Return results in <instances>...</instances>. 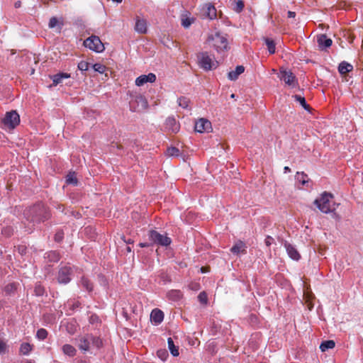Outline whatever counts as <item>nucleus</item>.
Returning <instances> with one entry per match:
<instances>
[{
  "label": "nucleus",
  "mask_w": 363,
  "mask_h": 363,
  "mask_svg": "<svg viewBox=\"0 0 363 363\" xmlns=\"http://www.w3.org/2000/svg\"><path fill=\"white\" fill-rule=\"evenodd\" d=\"M207 42L218 53L225 52L230 48L227 35L219 32L210 35Z\"/></svg>",
  "instance_id": "f257e3e1"
},
{
  "label": "nucleus",
  "mask_w": 363,
  "mask_h": 363,
  "mask_svg": "<svg viewBox=\"0 0 363 363\" xmlns=\"http://www.w3.org/2000/svg\"><path fill=\"white\" fill-rule=\"evenodd\" d=\"M77 345L83 352L89 350L91 347L99 348L102 345L101 340L91 335H84L76 339Z\"/></svg>",
  "instance_id": "f03ea898"
},
{
  "label": "nucleus",
  "mask_w": 363,
  "mask_h": 363,
  "mask_svg": "<svg viewBox=\"0 0 363 363\" xmlns=\"http://www.w3.org/2000/svg\"><path fill=\"white\" fill-rule=\"evenodd\" d=\"M333 195L327 192H324L321 194L320 199H317L314 201V204L318 208V209L324 213H328L332 212L334 208V202L333 201Z\"/></svg>",
  "instance_id": "7ed1b4c3"
},
{
  "label": "nucleus",
  "mask_w": 363,
  "mask_h": 363,
  "mask_svg": "<svg viewBox=\"0 0 363 363\" xmlns=\"http://www.w3.org/2000/svg\"><path fill=\"white\" fill-rule=\"evenodd\" d=\"M198 62L200 67L206 71L216 68L218 62L214 60L207 52H201L198 55Z\"/></svg>",
  "instance_id": "20e7f679"
},
{
  "label": "nucleus",
  "mask_w": 363,
  "mask_h": 363,
  "mask_svg": "<svg viewBox=\"0 0 363 363\" xmlns=\"http://www.w3.org/2000/svg\"><path fill=\"white\" fill-rule=\"evenodd\" d=\"M279 77L291 88H294L298 86L297 79L291 70L281 67L279 70Z\"/></svg>",
  "instance_id": "39448f33"
},
{
  "label": "nucleus",
  "mask_w": 363,
  "mask_h": 363,
  "mask_svg": "<svg viewBox=\"0 0 363 363\" xmlns=\"http://www.w3.org/2000/svg\"><path fill=\"white\" fill-rule=\"evenodd\" d=\"M84 45L96 52H102L105 48L100 38L96 35H91L84 41Z\"/></svg>",
  "instance_id": "423d86ee"
},
{
  "label": "nucleus",
  "mask_w": 363,
  "mask_h": 363,
  "mask_svg": "<svg viewBox=\"0 0 363 363\" xmlns=\"http://www.w3.org/2000/svg\"><path fill=\"white\" fill-rule=\"evenodd\" d=\"M150 240L155 244L162 246H168L171 243V239L166 235L159 233L155 230H150L149 233Z\"/></svg>",
  "instance_id": "0eeeda50"
},
{
  "label": "nucleus",
  "mask_w": 363,
  "mask_h": 363,
  "mask_svg": "<svg viewBox=\"0 0 363 363\" xmlns=\"http://www.w3.org/2000/svg\"><path fill=\"white\" fill-rule=\"evenodd\" d=\"M74 268L70 266L62 267L58 272L57 281L60 284H67L71 280Z\"/></svg>",
  "instance_id": "6e6552de"
},
{
  "label": "nucleus",
  "mask_w": 363,
  "mask_h": 363,
  "mask_svg": "<svg viewBox=\"0 0 363 363\" xmlns=\"http://www.w3.org/2000/svg\"><path fill=\"white\" fill-rule=\"evenodd\" d=\"M3 122L5 126L13 129L20 123V116L16 111H11L6 113Z\"/></svg>",
  "instance_id": "1a4fd4ad"
},
{
  "label": "nucleus",
  "mask_w": 363,
  "mask_h": 363,
  "mask_svg": "<svg viewBox=\"0 0 363 363\" xmlns=\"http://www.w3.org/2000/svg\"><path fill=\"white\" fill-rule=\"evenodd\" d=\"M195 130L199 133L209 132L212 127L211 123L205 118H200L195 123Z\"/></svg>",
  "instance_id": "9d476101"
},
{
  "label": "nucleus",
  "mask_w": 363,
  "mask_h": 363,
  "mask_svg": "<svg viewBox=\"0 0 363 363\" xmlns=\"http://www.w3.org/2000/svg\"><path fill=\"white\" fill-rule=\"evenodd\" d=\"M133 101H131L133 103ZM134 102L137 104L134 108V111H140L147 108L148 103L145 96L141 94H138L134 97Z\"/></svg>",
  "instance_id": "9b49d317"
},
{
  "label": "nucleus",
  "mask_w": 363,
  "mask_h": 363,
  "mask_svg": "<svg viewBox=\"0 0 363 363\" xmlns=\"http://www.w3.org/2000/svg\"><path fill=\"white\" fill-rule=\"evenodd\" d=\"M156 80V75L153 73H149L148 74H142L136 78L135 85L138 86H143L145 84L150 82L153 83Z\"/></svg>",
  "instance_id": "f8f14e48"
},
{
  "label": "nucleus",
  "mask_w": 363,
  "mask_h": 363,
  "mask_svg": "<svg viewBox=\"0 0 363 363\" xmlns=\"http://www.w3.org/2000/svg\"><path fill=\"white\" fill-rule=\"evenodd\" d=\"M195 21V18L191 16V14L188 11H184L181 14V24L185 28H188L190 26L194 23Z\"/></svg>",
  "instance_id": "ddd939ff"
},
{
  "label": "nucleus",
  "mask_w": 363,
  "mask_h": 363,
  "mask_svg": "<svg viewBox=\"0 0 363 363\" xmlns=\"http://www.w3.org/2000/svg\"><path fill=\"white\" fill-rule=\"evenodd\" d=\"M203 15L211 20L214 19L216 17V9L212 4H206L203 6Z\"/></svg>",
  "instance_id": "4468645a"
},
{
  "label": "nucleus",
  "mask_w": 363,
  "mask_h": 363,
  "mask_svg": "<svg viewBox=\"0 0 363 363\" xmlns=\"http://www.w3.org/2000/svg\"><path fill=\"white\" fill-rule=\"evenodd\" d=\"M317 43L319 48L324 50L331 46L332 40L325 35H320L317 37Z\"/></svg>",
  "instance_id": "2eb2a0df"
},
{
  "label": "nucleus",
  "mask_w": 363,
  "mask_h": 363,
  "mask_svg": "<svg viewBox=\"0 0 363 363\" xmlns=\"http://www.w3.org/2000/svg\"><path fill=\"white\" fill-rule=\"evenodd\" d=\"M165 128L172 133H177L179 130V125L173 117H169L165 121Z\"/></svg>",
  "instance_id": "dca6fc26"
},
{
  "label": "nucleus",
  "mask_w": 363,
  "mask_h": 363,
  "mask_svg": "<svg viewBox=\"0 0 363 363\" xmlns=\"http://www.w3.org/2000/svg\"><path fill=\"white\" fill-rule=\"evenodd\" d=\"M150 319L155 325H158L162 322L164 319V313L160 309H153L150 314Z\"/></svg>",
  "instance_id": "f3484780"
},
{
  "label": "nucleus",
  "mask_w": 363,
  "mask_h": 363,
  "mask_svg": "<svg viewBox=\"0 0 363 363\" xmlns=\"http://www.w3.org/2000/svg\"><path fill=\"white\" fill-rule=\"evenodd\" d=\"M230 251L232 253L237 255L240 253L245 254L246 253V245L242 241L238 240L231 247Z\"/></svg>",
  "instance_id": "a211bd4d"
},
{
  "label": "nucleus",
  "mask_w": 363,
  "mask_h": 363,
  "mask_svg": "<svg viewBox=\"0 0 363 363\" xmlns=\"http://www.w3.org/2000/svg\"><path fill=\"white\" fill-rule=\"evenodd\" d=\"M244 71L245 67L242 65H238L235 67V70L228 72V78L230 81H235Z\"/></svg>",
  "instance_id": "6ab92c4d"
},
{
  "label": "nucleus",
  "mask_w": 363,
  "mask_h": 363,
  "mask_svg": "<svg viewBox=\"0 0 363 363\" xmlns=\"http://www.w3.org/2000/svg\"><path fill=\"white\" fill-rule=\"evenodd\" d=\"M284 247L286 248V250L289 255V256L294 259V260H298L300 258V255L296 250V249L292 246L291 244L288 242L284 243Z\"/></svg>",
  "instance_id": "aec40b11"
},
{
  "label": "nucleus",
  "mask_w": 363,
  "mask_h": 363,
  "mask_svg": "<svg viewBox=\"0 0 363 363\" xmlns=\"http://www.w3.org/2000/svg\"><path fill=\"white\" fill-rule=\"evenodd\" d=\"M135 30L139 33H146L147 32V22L144 19L137 18L135 26Z\"/></svg>",
  "instance_id": "412c9836"
},
{
  "label": "nucleus",
  "mask_w": 363,
  "mask_h": 363,
  "mask_svg": "<svg viewBox=\"0 0 363 363\" xmlns=\"http://www.w3.org/2000/svg\"><path fill=\"white\" fill-rule=\"evenodd\" d=\"M70 77V74L67 73H58L51 77L54 86L61 83L63 79H68Z\"/></svg>",
  "instance_id": "4be33fe9"
},
{
  "label": "nucleus",
  "mask_w": 363,
  "mask_h": 363,
  "mask_svg": "<svg viewBox=\"0 0 363 363\" xmlns=\"http://www.w3.org/2000/svg\"><path fill=\"white\" fill-rule=\"evenodd\" d=\"M353 69V66L346 62H342L338 67V71L341 74H345Z\"/></svg>",
  "instance_id": "5701e85b"
},
{
  "label": "nucleus",
  "mask_w": 363,
  "mask_h": 363,
  "mask_svg": "<svg viewBox=\"0 0 363 363\" xmlns=\"http://www.w3.org/2000/svg\"><path fill=\"white\" fill-rule=\"evenodd\" d=\"M62 26H63L62 20L60 21L56 17H52L50 19V21L48 23V26L50 28H57V30L59 31L61 30Z\"/></svg>",
  "instance_id": "b1692460"
},
{
  "label": "nucleus",
  "mask_w": 363,
  "mask_h": 363,
  "mask_svg": "<svg viewBox=\"0 0 363 363\" xmlns=\"http://www.w3.org/2000/svg\"><path fill=\"white\" fill-rule=\"evenodd\" d=\"M62 350L65 354L69 357H74L77 353L76 349L72 345L69 344L64 345Z\"/></svg>",
  "instance_id": "393cba45"
},
{
  "label": "nucleus",
  "mask_w": 363,
  "mask_h": 363,
  "mask_svg": "<svg viewBox=\"0 0 363 363\" xmlns=\"http://www.w3.org/2000/svg\"><path fill=\"white\" fill-rule=\"evenodd\" d=\"M335 345L333 340H326L323 342L320 345V349L322 352H325L329 349H333Z\"/></svg>",
  "instance_id": "a878e982"
},
{
  "label": "nucleus",
  "mask_w": 363,
  "mask_h": 363,
  "mask_svg": "<svg viewBox=\"0 0 363 363\" xmlns=\"http://www.w3.org/2000/svg\"><path fill=\"white\" fill-rule=\"evenodd\" d=\"M80 284L88 291H91L93 290V284L86 277H82L80 280Z\"/></svg>",
  "instance_id": "bb28decb"
},
{
  "label": "nucleus",
  "mask_w": 363,
  "mask_h": 363,
  "mask_svg": "<svg viewBox=\"0 0 363 363\" xmlns=\"http://www.w3.org/2000/svg\"><path fill=\"white\" fill-rule=\"evenodd\" d=\"M167 342H168V347L171 352V354L174 357H177L179 354V350H178V348L174 345V341L172 340V339L171 337L168 338Z\"/></svg>",
  "instance_id": "cd10ccee"
},
{
  "label": "nucleus",
  "mask_w": 363,
  "mask_h": 363,
  "mask_svg": "<svg viewBox=\"0 0 363 363\" xmlns=\"http://www.w3.org/2000/svg\"><path fill=\"white\" fill-rule=\"evenodd\" d=\"M265 43L267 46V49L270 54H274L275 52V43L273 40L269 38H264Z\"/></svg>",
  "instance_id": "c85d7f7f"
},
{
  "label": "nucleus",
  "mask_w": 363,
  "mask_h": 363,
  "mask_svg": "<svg viewBox=\"0 0 363 363\" xmlns=\"http://www.w3.org/2000/svg\"><path fill=\"white\" fill-rule=\"evenodd\" d=\"M32 350V345L29 343L24 342L21 344L20 347V352L24 355H27Z\"/></svg>",
  "instance_id": "c756f323"
},
{
  "label": "nucleus",
  "mask_w": 363,
  "mask_h": 363,
  "mask_svg": "<svg viewBox=\"0 0 363 363\" xmlns=\"http://www.w3.org/2000/svg\"><path fill=\"white\" fill-rule=\"evenodd\" d=\"M46 255H47L46 258H48V260L50 262H55L59 261V259H60V255L55 251H50V252L46 253Z\"/></svg>",
  "instance_id": "7c9ffc66"
},
{
  "label": "nucleus",
  "mask_w": 363,
  "mask_h": 363,
  "mask_svg": "<svg viewBox=\"0 0 363 363\" xmlns=\"http://www.w3.org/2000/svg\"><path fill=\"white\" fill-rule=\"evenodd\" d=\"M296 179L301 183L303 185L306 184L308 182V176L305 174L303 172H297L296 176Z\"/></svg>",
  "instance_id": "2f4dec72"
},
{
  "label": "nucleus",
  "mask_w": 363,
  "mask_h": 363,
  "mask_svg": "<svg viewBox=\"0 0 363 363\" xmlns=\"http://www.w3.org/2000/svg\"><path fill=\"white\" fill-rule=\"evenodd\" d=\"M294 97L295 98V100L296 101L300 103V104L303 106V108H305L306 110L309 109V106L306 104V99L304 97H302L301 96H299V95H295Z\"/></svg>",
  "instance_id": "473e14b6"
},
{
  "label": "nucleus",
  "mask_w": 363,
  "mask_h": 363,
  "mask_svg": "<svg viewBox=\"0 0 363 363\" xmlns=\"http://www.w3.org/2000/svg\"><path fill=\"white\" fill-rule=\"evenodd\" d=\"M47 336H48V332L45 329L40 328V329L38 330V331L36 333V337L38 339H39L40 340H43L47 337Z\"/></svg>",
  "instance_id": "72a5a7b5"
},
{
  "label": "nucleus",
  "mask_w": 363,
  "mask_h": 363,
  "mask_svg": "<svg viewBox=\"0 0 363 363\" xmlns=\"http://www.w3.org/2000/svg\"><path fill=\"white\" fill-rule=\"evenodd\" d=\"M189 100L186 97H180L178 99V104L183 108H187L189 106Z\"/></svg>",
  "instance_id": "f704fd0d"
},
{
  "label": "nucleus",
  "mask_w": 363,
  "mask_h": 363,
  "mask_svg": "<svg viewBox=\"0 0 363 363\" xmlns=\"http://www.w3.org/2000/svg\"><path fill=\"white\" fill-rule=\"evenodd\" d=\"M66 182L67 184H77V179L74 173H69L66 177Z\"/></svg>",
  "instance_id": "c9c22d12"
},
{
  "label": "nucleus",
  "mask_w": 363,
  "mask_h": 363,
  "mask_svg": "<svg viewBox=\"0 0 363 363\" xmlns=\"http://www.w3.org/2000/svg\"><path fill=\"white\" fill-rule=\"evenodd\" d=\"M93 69H94V71L102 74L106 71V68L102 64L96 63V64L93 65Z\"/></svg>",
  "instance_id": "e433bc0d"
},
{
  "label": "nucleus",
  "mask_w": 363,
  "mask_h": 363,
  "mask_svg": "<svg viewBox=\"0 0 363 363\" xmlns=\"http://www.w3.org/2000/svg\"><path fill=\"white\" fill-rule=\"evenodd\" d=\"M179 150L177 147H171L167 149V154L169 156H178L179 155Z\"/></svg>",
  "instance_id": "4c0bfd02"
},
{
  "label": "nucleus",
  "mask_w": 363,
  "mask_h": 363,
  "mask_svg": "<svg viewBox=\"0 0 363 363\" xmlns=\"http://www.w3.org/2000/svg\"><path fill=\"white\" fill-rule=\"evenodd\" d=\"M78 69L81 71H86L89 69V63L85 61H81L78 64Z\"/></svg>",
  "instance_id": "58836bf2"
},
{
  "label": "nucleus",
  "mask_w": 363,
  "mask_h": 363,
  "mask_svg": "<svg viewBox=\"0 0 363 363\" xmlns=\"http://www.w3.org/2000/svg\"><path fill=\"white\" fill-rule=\"evenodd\" d=\"M168 296L170 298H172L173 299L176 300L180 298L181 294L179 291H172L168 293Z\"/></svg>",
  "instance_id": "ea45409f"
},
{
  "label": "nucleus",
  "mask_w": 363,
  "mask_h": 363,
  "mask_svg": "<svg viewBox=\"0 0 363 363\" xmlns=\"http://www.w3.org/2000/svg\"><path fill=\"white\" fill-rule=\"evenodd\" d=\"M198 298L202 303H206L207 302V295L205 292H201L198 296Z\"/></svg>",
  "instance_id": "a19ab883"
},
{
  "label": "nucleus",
  "mask_w": 363,
  "mask_h": 363,
  "mask_svg": "<svg viewBox=\"0 0 363 363\" xmlns=\"http://www.w3.org/2000/svg\"><path fill=\"white\" fill-rule=\"evenodd\" d=\"M35 293L37 296H42L44 293V289L40 285H38L35 288Z\"/></svg>",
  "instance_id": "79ce46f5"
},
{
  "label": "nucleus",
  "mask_w": 363,
  "mask_h": 363,
  "mask_svg": "<svg viewBox=\"0 0 363 363\" xmlns=\"http://www.w3.org/2000/svg\"><path fill=\"white\" fill-rule=\"evenodd\" d=\"M244 8V4L242 1H238L237 3H236V8H235V10L238 11V12H240Z\"/></svg>",
  "instance_id": "37998d69"
},
{
  "label": "nucleus",
  "mask_w": 363,
  "mask_h": 363,
  "mask_svg": "<svg viewBox=\"0 0 363 363\" xmlns=\"http://www.w3.org/2000/svg\"><path fill=\"white\" fill-rule=\"evenodd\" d=\"M157 355L163 361H164L167 357V352L161 350L157 352Z\"/></svg>",
  "instance_id": "c03bdc74"
},
{
  "label": "nucleus",
  "mask_w": 363,
  "mask_h": 363,
  "mask_svg": "<svg viewBox=\"0 0 363 363\" xmlns=\"http://www.w3.org/2000/svg\"><path fill=\"white\" fill-rule=\"evenodd\" d=\"M7 345L5 342L0 340V353H4L6 350Z\"/></svg>",
  "instance_id": "a18cd8bd"
},
{
  "label": "nucleus",
  "mask_w": 363,
  "mask_h": 363,
  "mask_svg": "<svg viewBox=\"0 0 363 363\" xmlns=\"http://www.w3.org/2000/svg\"><path fill=\"white\" fill-rule=\"evenodd\" d=\"M274 241V239L273 238H272L271 236H267V238H265V240H264V243L265 245L267 246V247H269L272 242Z\"/></svg>",
  "instance_id": "49530a36"
},
{
  "label": "nucleus",
  "mask_w": 363,
  "mask_h": 363,
  "mask_svg": "<svg viewBox=\"0 0 363 363\" xmlns=\"http://www.w3.org/2000/svg\"><path fill=\"white\" fill-rule=\"evenodd\" d=\"M63 238V233L62 232H57L55 235V240L57 242H60Z\"/></svg>",
  "instance_id": "de8ad7c7"
},
{
  "label": "nucleus",
  "mask_w": 363,
  "mask_h": 363,
  "mask_svg": "<svg viewBox=\"0 0 363 363\" xmlns=\"http://www.w3.org/2000/svg\"><path fill=\"white\" fill-rule=\"evenodd\" d=\"M287 16H288V18H294L296 17V13L294 11H289L287 12Z\"/></svg>",
  "instance_id": "09e8293b"
},
{
  "label": "nucleus",
  "mask_w": 363,
  "mask_h": 363,
  "mask_svg": "<svg viewBox=\"0 0 363 363\" xmlns=\"http://www.w3.org/2000/svg\"><path fill=\"white\" fill-rule=\"evenodd\" d=\"M13 288H14L13 284L8 285V286H6V291H11Z\"/></svg>",
  "instance_id": "8fccbe9b"
},
{
  "label": "nucleus",
  "mask_w": 363,
  "mask_h": 363,
  "mask_svg": "<svg viewBox=\"0 0 363 363\" xmlns=\"http://www.w3.org/2000/svg\"><path fill=\"white\" fill-rule=\"evenodd\" d=\"M140 247H148L150 245L147 242H140L139 244Z\"/></svg>",
  "instance_id": "3c124183"
},
{
  "label": "nucleus",
  "mask_w": 363,
  "mask_h": 363,
  "mask_svg": "<svg viewBox=\"0 0 363 363\" xmlns=\"http://www.w3.org/2000/svg\"><path fill=\"white\" fill-rule=\"evenodd\" d=\"M284 173H286V172H290V171H291V169H290L289 167H287V166H286V167H285L284 168Z\"/></svg>",
  "instance_id": "603ef678"
},
{
  "label": "nucleus",
  "mask_w": 363,
  "mask_h": 363,
  "mask_svg": "<svg viewBox=\"0 0 363 363\" xmlns=\"http://www.w3.org/2000/svg\"><path fill=\"white\" fill-rule=\"evenodd\" d=\"M126 250H127V252H131V248L129 246H127L126 247Z\"/></svg>",
  "instance_id": "864d4df0"
},
{
  "label": "nucleus",
  "mask_w": 363,
  "mask_h": 363,
  "mask_svg": "<svg viewBox=\"0 0 363 363\" xmlns=\"http://www.w3.org/2000/svg\"><path fill=\"white\" fill-rule=\"evenodd\" d=\"M112 1L116 2V3H121L122 1V0H112Z\"/></svg>",
  "instance_id": "5fc2aeb1"
},
{
  "label": "nucleus",
  "mask_w": 363,
  "mask_h": 363,
  "mask_svg": "<svg viewBox=\"0 0 363 363\" xmlns=\"http://www.w3.org/2000/svg\"><path fill=\"white\" fill-rule=\"evenodd\" d=\"M2 233L6 234V235H9V233H7V232H6V230H3V231H2Z\"/></svg>",
  "instance_id": "6e6d98bb"
},
{
  "label": "nucleus",
  "mask_w": 363,
  "mask_h": 363,
  "mask_svg": "<svg viewBox=\"0 0 363 363\" xmlns=\"http://www.w3.org/2000/svg\"><path fill=\"white\" fill-rule=\"evenodd\" d=\"M125 242L128 244L133 243V241L130 239Z\"/></svg>",
  "instance_id": "4d7b16f0"
},
{
  "label": "nucleus",
  "mask_w": 363,
  "mask_h": 363,
  "mask_svg": "<svg viewBox=\"0 0 363 363\" xmlns=\"http://www.w3.org/2000/svg\"><path fill=\"white\" fill-rule=\"evenodd\" d=\"M234 97H235V94H233L231 95V98H234Z\"/></svg>",
  "instance_id": "13d9d810"
},
{
  "label": "nucleus",
  "mask_w": 363,
  "mask_h": 363,
  "mask_svg": "<svg viewBox=\"0 0 363 363\" xmlns=\"http://www.w3.org/2000/svg\"><path fill=\"white\" fill-rule=\"evenodd\" d=\"M15 6H19V4H15Z\"/></svg>",
  "instance_id": "bf43d9fd"
},
{
  "label": "nucleus",
  "mask_w": 363,
  "mask_h": 363,
  "mask_svg": "<svg viewBox=\"0 0 363 363\" xmlns=\"http://www.w3.org/2000/svg\"><path fill=\"white\" fill-rule=\"evenodd\" d=\"M15 6H19V4H15Z\"/></svg>",
  "instance_id": "052dcab7"
},
{
  "label": "nucleus",
  "mask_w": 363,
  "mask_h": 363,
  "mask_svg": "<svg viewBox=\"0 0 363 363\" xmlns=\"http://www.w3.org/2000/svg\"><path fill=\"white\" fill-rule=\"evenodd\" d=\"M362 46H363V40H362Z\"/></svg>",
  "instance_id": "680f3d73"
}]
</instances>
